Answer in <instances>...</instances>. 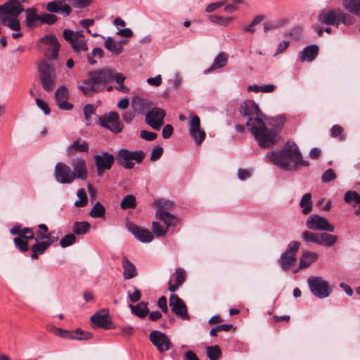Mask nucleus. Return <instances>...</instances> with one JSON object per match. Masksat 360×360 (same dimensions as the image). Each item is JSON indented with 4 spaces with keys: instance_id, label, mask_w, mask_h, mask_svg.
I'll use <instances>...</instances> for the list:
<instances>
[{
    "instance_id": "obj_19",
    "label": "nucleus",
    "mask_w": 360,
    "mask_h": 360,
    "mask_svg": "<svg viewBox=\"0 0 360 360\" xmlns=\"http://www.w3.org/2000/svg\"><path fill=\"white\" fill-rule=\"evenodd\" d=\"M66 0H55L49 2L46 9L53 13H60L63 17H68L72 12L71 6L65 3Z\"/></svg>"
},
{
    "instance_id": "obj_18",
    "label": "nucleus",
    "mask_w": 360,
    "mask_h": 360,
    "mask_svg": "<svg viewBox=\"0 0 360 360\" xmlns=\"http://www.w3.org/2000/svg\"><path fill=\"white\" fill-rule=\"evenodd\" d=\"M127 229L134 236V237L141 243H150L153 239V236L151 232L136 224L129 222L127 224Z\"/></svg>"
},
{
    "instance_id": "obj_33",
    "label": "nucleus",
    "mask_w": 360,
    "mask_h": 360,
    "mask_svg": "<svg viewBox=\"0 0 360 360\" xmlns=\"http://www.w3.org/2000/svg\"><path fill=\"white\" fill-rule=\"evenodd\" d=\"M228 63V56L226 53H219L214 58L213 64L205 71V73H210L212 71L224 67Z\"/></svg>"
},
{
    "instance_id": "obj_21",
    "label": "nucleus",
    "mask_w": 360,
    "mask_h": 360,
    "mask_svg": "<svg viewBox=\"0 0 360 360\" xmlns=\"http://www.w3.org/2000/svg\"><path fill=\"white\" fill-rule=\"evenodd\" d=\"M41 42L48 46V57L51 59H56L60 49V44L57 38L53 35H46L41 39Z\"/></svg>"
},
{
    "instance_id": "obj_1",
    "label": "nucleus",
    "mask_w": 360,
    "mask_h": 360,
    "mask_svg": "<svg viewBox=\"0 0 360 360\" xmlns=\"http://www.w3.org/2000/svg\"><path fill=\"white\" fill-rule=\"evenodd\" d=\"M246 118V125L260 148H267L272 147L276 143L277 134L283 127L285 118L278 116L272 118L269 122L274 129H268L264 123L265 115L261 112L259 106L252 101L244 102L240 109Z\"/></svg>"
},
{
    "instance_id": "obj_56",
    "label": "nucleus",
    "mask_w": 360,
    "mask_h": 360,
    "mask_svg": "<svg viewBox=\"0 0 360 360\" xmlns=\"http://www.w3.org/2000/svg\"><path fill=\"white\" fill-rule=\"evenodd\" d=\"M95 113V108L93 105L86 104L84 108V114L86 121V124H89L91 122V117L93 114Z\"/></svg>"
},
{
    "instance_id": "obj_8",
    "label": "nucleus",
    "mask_w": 360,
    "mask_h": 360,
    "mask_svg": "<svg viewBox=\"0 0 360 360\" xmlns=\"http://www.w3.org/2000/svg\"><path fill=\"white\" fill-rule=\"evenodd\" d=\"M64 39L71 45L76 53L88 51L87 39L84 37L83 31L74 32L65 29L63 32Z\"/></svg>"
},
{
    "instance_id": "obj_62",
    "label": "nucleus",
    "mask_w": 360,
    "mask_h": 360,
    "mask_svg": "<svg viewBox=\"0 0 360 360\" xmlns=\"http://www.w3.org/2000/svg\"><path fill=\"white\" fill-rule=\"evenodd\" d=\"M252 169H239L238 170V177L240 180H245L252 177Z\"/></svg>"
},
{
    "instance_id": "obj_58",
    "label": "nucleus",
    "mask_w": 360,
    "mask_h": 360,
    "mask_svg": "<svg viewBox=\"0 0 360 360\" xmlns=\"http://www.w3.org/2000/svg\"><path fill=\"white\" fill-rule=\"evenodd\" d=\"M162 153L163 148L161 146H156L151 151L150 160L151 161H156L160 158Z\"/></svg>"
},
{
    "instance_id": "obj_3",
    "label": "nucleus",
    "mask_w": 360,
    "mask_h": 360,
    "mask_svg": "<svg viewBox=\"0 0 360 360\" xmlns=\"http://www.w3.org/2000/svg\"><path fill=\"white\" fill-rule=\"evenodd\" d=\"M269 160L281 169L291 170L297 166H308L309 162L302 160L297 146L288 142L279 152L270 151L266 155Z\"/></svg>"
},
{
    "instance_id": "obj_47",
    "label": "nucleus",
    "mask_w": 360,
    "mask_h": 360,
    "mask_svg": "<svg viewBox=\"0 0 360 360\" xmlns=\"http://www.w3.org/2000/svg\"><path fill=\"white\" fill-rule=\"evenodd\" d=\"M105 210L104 207L97 202L91 210L90 216L93 218H101L104 217Z\"/></svg>"
},
{
    "instance_id": "obj_17",
    "label": "nucleus",
    "mask_w": 360,
    "mask_h": 360,
    "mask_svg": "<svg viewBox=\"0 0 360 360\" xmlns=\"http://www.w3.org/2000/svg\"><path fill=\"white\" fill-rule=\"evenodd\" d=\"M94 159L98 175H101L105 170L110 169L115 161L114 155L108 153L96 155L94 156Z\"/></svg>"
},
{
    "instance_id": "obj_23",
    "label": "nucleus",
    "mask_w": 360,
    "mask_h": 360,
    "mask_svg": "<svg viewBox=\"0 0 360 360\" xmlns=\"http://www.w3.org/2000/svg\"><path fill=\"white\" fill-rule=\"evenodd\" d=\"M338 10H330L322 11L319 15V20L321 22L326 25H333L338 26Z\"/></svg>"
},
{
    "instance_id": "obj_12",
    "label": "nucleus",
    "mask_w": 360,
    "mask_h": 360,
    "mask_svg": "<svg viewBox=\"0 0 360 360\" xmlns=\"http://www.w3.org/2000/svg\"><path fill=\"white\" fill-rule=\"evenodd\" d=\"M165 111L160 108H153L149 110L145 117L146 122L153 129L159 130L164 124Z\"/></svg>"
},
{
    "instance_id": "obj_59",
    "label": "nucleus",
    "mask_w": 360,
    "mask_h": 360,
    "mask_svg": "<svg viewBox=\"0 0 360 360\" xmlns=\"http://www.w3.org/2000/svg\"><path fill=\"white\" fill-rule=\"evenodd\" d=\"M175 279L174 282L177 285H181L185 280V272L181 269H176L174 274Z\"/></svg>"
},
{
    "instance_id": "obj_7",
    "label": "nucleus",
    "mask_w": 360,
    "mask_h": 360,
    "mask_svg": "<svg viewBox=\"0 0 360 360\" xmlns=\"http://www.w3.org/2000/svg\"><path fill=\"white\" fill-rule=\"evenodd\" d=\"M38 69L43 89L47 91L53 90L56 79L54 67L46 61H42Z\"/></svg>"
},
{
    "instance_id": "obj_49",
    "label": "nucleus",
    "mask_w": 360,
    "mask_h": 360,
    "mask_svg": "<svg viewBox=\"0 0 360 360\" xmlns=\"http://www.w3.org/2000/svg\"><path fill=\"white\" fill-rule=\"evenodd\" d=\"M58 20L56 15L52 13H42L40 14L39 24L53 25Z\"/></svg>"
},
{
    "instance_id": "obj_44",
    "label": "nucleus",
    "mask_w": 360,
    "mask_h": 360,
    "mask_svg": "<svg viewBox=\"0 0 360 360\" xmlns=\"http://www.w3.org/2000/svg\"><path fill=\"white\" fill-rule=\"evenodd\" d=\"M103 56V51L101 48H95L91 52L88 54L87 59L88 62L91 64H96L97 63V59H100Z\"/></svg>"
},
{
    "instance_id": "obj_2",
    "label": "nucleus",
    "mask_w": 360,
    "mask_h": 360,
    "mask_svg": "<svg viewBox=\"0 0 360 360\" xmlns=\"http://www.w3.org/2000/svg\"><path fill=\"white\" fill-rule=\"evenodd\" d=\"M126 77L122 73L115 72L110 69L94 71L89 74V78L83 81L79 89L85 96H89L104 89L105 84L113 80L117 84L116 89L127 93L129 89L124 84Z\"/></svg>"
},
{
    "instance_id": "obj_45",
    "label": "nucleus",
    "mask_w": 360,
    "mask_h": 360,
    "mask_svg": "<svg viewBox=\"0 0 360 360\" xmlns=\"http://www.w3.org/2000/svg\"><path fill=\"white\" fill-rule=\"evenodd\" d=\"M209 20L216 24L222 26H227L233 20V17L224 18L217 15H211L209 16Z\"/></svg>"
},
{
    "instance_id": "obj_26",
    "label": "nucleus",
    "mask_w": 360,
    "mask_h": 360,
    "mask_svg": "<svg viewBox=\"0 0 360 360\" xmlns=\"http://www.w3.org/2000/svg\"><path fill=\"white\" fill-rule=\"evenodd\" d=\"M317 259L318 255L316 252L309 250L304 251L300 257V267L295 270L294 272L296 273L300 269H306L309 267L313 262L316 261Z\"/></svg>"
},
{
    "instance_id": "obj_30",
    "label": "nucleus",
    "mask_w": 360,
    "mask_h": 360,
    "mask_svg": "<svg viewBox=\"0 0 360 360\" xmlns=\"http://www.w3.org/2000/svg\"><path fill=\"white\" fill-rule=\"evenodd\" d=\"M296 262L295 256L290 255L289 252H284L279 259V263L283 271H288L293 267Z\"/></svg>"
},
{
    "instance_id": "obj_24",
    "label": "nucleus",
    "mask_w": 360,
    "mask_h": 360,
    "mask_svg": "<svg viewBox=\"0 0 360 360\" xmlns=\"http://www.w3.org/2000/svg\"><path fill=\"white\" fill-rule=\"evenodd\" d=\"M131 105L135 112L143 114L150 107L151 102L148 99L139 96H134L131 100Z\"/></svg>"
},
{
    "instance_id": "obj_43",
    "label": "nucleus",
    "mask_w": 360,
    "mask_h": 360,
    "mask_svg": "<svg viewBox=\"0 0 360 360\" xmlns=\"http://www.w3.org/2000/svg\"><path fill=\"white\" fill-rule=\"evenodd\" d=\"M206 352L210 360H217L221 355L220 347L218 345L207 347Z\"/></svg>"
},
{
    "instance_id": "obj_34",
    "label": "nucleus",
    "mask_w": 360,
    "mask_h": 360,
    "mask_svg": "<svg viewBox=\"0 0 360 360\" xmlns=\"http://www.w3.org/2000/svg\"><path fill=\"white\" fill-rule=\"evenodd\" d=\"M344 200L345 202L350 204L352 206L359 205V207L356 210L355 213L357 215L360 214V194L356 191H348L345 194Z\"/></svg>"
},
{
    "instance_id": "obj_54",
    "label": "nucleus",
    "mask_w": 360,
    "mask_h": 360,
    "mask_svg": "<svg viewBox=\"0 0 360 360\" xmlns=\"http://www.w3.org/2000/svg\"><path fill=\"white\" fill-rule=\"evenodd\" d=\"M15 246L19 248L22 252H27L29 250L28 240L20 237H15L14 238Z\"/></svg>"
},
{
    "instance_id": "obj_14",
    "label": "nucleus",
    "mask_w": 360,
    "mask_h": 360,
    "mask_svg": "<svg viewBox=\"0 0 360 360\" xmlns=\"http://www.w3.org/2000/svg\"><path fill=\"white\" fill-rule=\"evenodd\" d=\"M169 306L174 314L183 320H188L189 315L184 302L176 294H171L169 299Z\"/></svg>"
},
{
    "instance_id": "obj_35",
    "label": "nucleus",
    "mask_w": 360,
    "mask_h": 360,
    "mask_svg": "<svg viewBox=\"0 0 360 360\" xmlns=\"http://www.w3.org/2000/svg\"><path fill=\"white\" fill-rule=\"evenodd\" d=\"M153 206L156 208V213H167L174 206V203L170 200L162 198L155 200Z\"/></svg>"
},
{
    "instance_id": "obj_16",
    "label": "nucleus",
    "mask_w": 360,
    "mask_h": 360,
    "mask_svg": "<svg viewBox=\"0 0 360 360\" xmlns=\"http://www.w3.org/2000/svg\"><path fill=\"white\" fill-rule=\"evenodd\" d=\"M150 340L160 352L167 351L171 347V342L168 337L160 331H152L150 334Z\"/></svg>"
},
{
    "instance_id": "obj_31",
    "label": "nucleus",
    "mask_w": 360,
    "mask_h": 360,
    "mask_svg": "<svg viewBox=\"0 0 360 360\" xmlns=\"http://www.w3.org/2000/svg\"><path fill=\"white\" fill-rule=\"evenodd\" d=\"M10 233L27 240L34 239V231L32 228L22 229L20 226H15L11 229Z\"/></svg>"
},
{
    "instance_id": "obj_36",
    "label": "nucleus",
    "mask_w": 360,
    "mask_h": 360,
    "mask_svg": "<svg viewBox=\"0 0 360 360\" xmlns=\"http://www.w3.org/2000/svg\"><path fill=\"white\" fill-rule=\"evenodd\" d=\"M338 241V237L327 233H321L319 234L318 245L331 247Z\"/></svg>"
},
{
    "instance_id": "obj_41",
    "label": "nucleus",
    "mask_w": 360,
    "mask_h": 360,
    "mask_svg": "<svg viewBox=\"0 0 360 360\" xmlns=\"http://www.w3.org/2000/svg\"><path fill=\"white\" fill-rule=\"evenodd\" d=\"M91 227V224L87 221H75L73 224L72 231L74 234L83 235L87 233Z\"/></svg>"
},
{
    "instance_id": "obj_9",
    "label": "nucleus",
    "mask_w": 360,
    "mask_h": 360,
    "mask_svg": "<svg viewBox=\"0 0 360 360\" xmlns=\"http://www.w3.org/2000/svg\"><path fill=\"white\" fill-rule=\"evenodd\" d=\"M307 283L311 293L316 297L323 299L328 297L332 289L328 282L321 277L310 276L307 280Z\"/></svg>"
},
{
    "instance_id": "obj_39",
    "label": "nucleus",
    "mask_w": 360,
    "mask_h": 360,
    "mask_svg": "<svg viewBox=\"0 0 360 360\" xmlns=\"http://www.w3.org/2000/svg\"><path fill=\"white\" fill-rule=\"evenodd\" d=\"M50 246V243H46L44 240L37 242L31 247L32 259H37L39 255L43 254L44 251Z\"/></svg>"
},
{
    "instance_id": "obj_61",
    "label": "nucleus",
    "mask_w": 360,
    "mask_h": 360,
    "mask_svg": "<svg viewBox=\"0 0 360 360\" xmlns=\"http://www.w3.org/2000/svg\"><path fill=\"white\" fill-rule=\"evenodd\" d=\"M300 246V243L297 241H292L289 243L287 250L285 252H289L290 255H296L297 252Z\"/></svg>"
},
{
    "instance_id": "obj_13",
    "label": "nucleus",
    "mask_w": 360,
    "mask_h": 360,
    "mask_svg": "<svg viewBox=\"0 0 360 360\" xmlns=\"http://www.w3.org/2000/svg\"><path fill=\"white\" fill-rule=\"evenodd\" d=\"M189 134L197 146H200L205 140L206 134L200 128V120L198 116L193 115L188 125Z\"/></svg>"
},
{
    "instance_id": "obj_15",
    "label": "nucleus",
    "mask_w": 360,
    "mask_h": 360,
    "mask_svg": "<svg viewBox=\"0 0 360 360\" xmlns=\"http://www.w3.org/2000/svg\"><path fill=\"white\" fill-rule=\"evenodd\" d=\"M52 332L56 335L64 338L76 339L79 340H89L92 337V334L90 332L83 331L81 329H77L75 330L68 331L62 328L53 327Z\"/></svg>"
},
{
    "instance_id": "obj_28",
    "label": "nucleus",
    "mask_w": 360,
    "mask_h": 360,
    "mask_svg": "<svg viewBox=\"0 0 360 360\" xmlns=\"http://www.w3.org/2000/svg\"><path fill=\"white\" fill-rule=\"evenodd\" d=\"M89 146L85 140L78 138L68 148L67 151L69 154H73L75 152L87 153Z\"/></svg>"
},
{
    "instance_id": "obj_53",
    "label": "nucleus",
    "mask_w": 360,
    "mask_h": 360,
    "mask_svg": "<svg viewBox=\"0 0 360 360\" xmlns=\"http://www.w3.org/2000/svg\"><path fill=\"white\" fill-rule=\"evenodd\" d=\"M75 240L76 237L74 233L67 234L60 239V245L63 248H66L74 244Z\"/></svg>"
},
{
    "instance_id": "obj_55",
    "label": "nucleus",
    "mask_w": 360,
    "mask_h": 360,
    "mask_svg": "<svg viewBox=\"0 0 360 360\" xmlns=\"http://www.w3.org/2000/svg\"><path fill=\"white\" fill-rule=\"evenodd\" d=\"M73 7L76 8H84L91 4L93 0H68Z\"/></svg>"
},
{
    "instance_id": "obj_57",
    "label": "nucleus",
    "mask_w": 360,
    "mask_h": 360,
    "mask_svg": "<svg viewBox=\"0 0 360 360\" xmlns=\"http://www.w3.org/2000/svg\"><path fill=\"white\" fill-rule=\"evenodd\" d=\"M342 131H343V128L338 124H335V125H333L330 129V135L333 138H337L338 136H340V140H344L345 137L343 136H342Z\"/></svg>"
},
{
    "instance_id": "obj_38",
    "label": "nucleus",
    "mask_w": 360,
    "mask_h": 360,
    "mask_svg": "<svg viewBox=\"0 0 360 360\" xmlns=\"http://www.w3.org/2000/svg\"><path fill=\"white\" fill-rule=\"evenodd\" d=\"M342 4L347 11L360 16V0H342Z\"/></svg>"
},
{
    "instance_id": "obj_6",
    "label": "nucleus",
    "mask_w": 360,
    "mask_h": 360,
    "mask_svg": "<svg viewBox=\"0 0 360 360\" xmlns=\"http://www.w3.org/2000/svg\"><path fill=\"white\" fill-rule=\"evenodd\" d=\"M144 157L145 154L142 150L131 151L121 149L117 153L116 160L124 168L131 169L136 163H140Z\"/></svg>"
},
{
    "instance_id": "obj_64",
    "label": "nucleus",
    "mask_w": 360,
    "mask_h": 360,
    "mask_svg": "<svg viewBox=\"0 0 360 360\" xmlns=\"http://www.w3.org/2000/svg\"><path fill=\"white\" fill-rule=\"evenodd\" d=\"M127 295H128L130 300L133 302H138L141 298V292L136 287L134 288L133 292L128 291Z\"/></svg>"
},
{
    "instance_id": "obj_50",
    "label": "nucleus",
    "mask_w": 360,
    "mask_h": 360,
    "mask_svg": "<svg viewBox=\"0 0 360 360\" xmlns=\"http://www.w3.org/2000/svg\"><path fill=\"white\" fill-rule=\"evenodd\" d=\"M319 234L310 231H304L302 233V238L305 242H311L318 245Z\"/></svg>"
},
{
    "instance_id": "obj_10",
    "label": "nucleus",
    "mask_w": 360,
    "mask_h": 360,
    "mask_svg": "<svg viewBox=\"0 0 360 360\" xmlns=\"http://www.w3.org/2000/svg\"><path fill=\"white\" fill-rule=\"evenodd\" d=\"M306 226L310 230L328 232H333L335 231V227L329 223L328 219L316 214H313L307 218Z\"/></svg>"
},
{
    "instance_id": "obj_25",
    "label": "nucleus",
    "mask_w": 360,
    "mask_h": 360,
    "mask_svg": "<svg viewBox=\"0 0 360 360\" xmlns=\"http://www.w3.org/2000/svg\"><path fill=\"white\" fill-rule=\"evenodd\" d=\"M319 53V47L317 45L313 44L303 49L300 53V59L302 62H311L314 60Z\"/></svg>"
},
{
    "instance_id": "obj_63",
    "label": "nucleus",
    "mask_w": 360,
    "mask_h": 360,
    "mask_svg": "<svg viewBox=\"0 0 360 360\" xmlns=\"http://www.w3.org/2000/svg\"><path fill=\"white\" fill-rule=\"evenodd\" d=\"M226 1H219L217 2H214L208 4L205 8V11L207 13H211L214 11V10L217 9L218 8H220L225 5Z\"/></svg>"
},
{
    "instance_id": "obj_51",
    "label": "nucleus",
    "mask_w": 360,
    "mask_h": 360,
    "mask_svg": "<svg viewBox=\"0 0 360 360\" xmlns=\"http://www.w3.org/2000/svg\"><path fill=\"white\" fill-rule=\"evenodd\" d=\"M77 195L79 200L75 202V205L76 207H84L87 203V196L85 190L84 188H79L77 192Z\"/></svg>"
},
{
    "instance_id": "obj_32",
    "label": "nucleus",
    "mask_w": 360,
    "mask_h": 360,
    "mask_svg": "<svg viewBox=\"0 0 360 360\" xmlns=\"http://www.w3.org/2000/svg\"><path fill=\"white\" fill-rule=\"evenodd\" d=\"M123 42L124 41H117L112 37H109L105 39L104 45L105 47L112 53L118 55L123 51Z\"/></svg>"
},
{
    "instance_id": "obj_11",
    "label": "nucleus",
    "mask_w": 360,
    "mask_h": 360,
    "mask_svg": "<svg viewBox=\"0 0 360 360\" xmlns=\"http://www.w3.org/2000/svg\"><path fill=\"white\" fill-rule=\"evenodd\" d=\"M119 118L120 117L117 112H110L108 114H105L100 117L99 123L102 127L117 134L122 130V125Z\"/></svg>"
},
{
    "instance_id": "obj_40",
    "label": "nucleus",
    "mask_w": 360,
    "mask_h": 360,
    "mask_svg": "<svg viewBox=\"0 0 360 360\" xmlns=\"http://www.w3.org/2000/svg\"><path fill=\"white\" fill-rule=\"evenodd\" d=\"M300 207L302 208V213L308 214L312 210L311 195L309 193H305L300 202Z\"/></svg>"
},
{
    "instance_id": "obj_48",
    "label": "nucleus",
    "mask_w": 360,
    "mask_h": 360,
    "mask_svg": "<svg viewBox=\"0 0 360 360\" xmlns=\"http://www.w3.org/2000/svg\"><path fill=\"white\" fill-rule=\"evenodd\" d=\"M136 205V198L132 195H127V196H125L120 204V206L123 210L134 208Z\"/></svg>"
},
{
    "instance_id": "obj_42",
    "label": "nucleus",
    "mask_w": 360,
    "mask_h": 360,
    "mask_svg": "<svg viewBox=\"0 0 360 360\" xmlns=\"http://www.w3.org/2000/svg\"><path fill=\"white\" fill-rule=\"evenodd\" d=\"M130 308L132 313L140 318H144L149 311L146 304L143 302H140L135 306L130 304Z\"/></svg>"
},
{
    "instance_id": "obj_46",
    "label": "nucleus",
    "mask_w": 360,
    "mask_h": 360,
    "mask_svg": "<svg viewBox=\"0 0 360 360\" xmlns=\"http://www.w3.org/2000/svg\"><path fill=\"white\" fill-rule=\"evenodd\" d=\"M338 25L340 22H342L345 25H352L355 21V18L353 16H352L349 14L345 13L340 10H338Z\"/></svg>"
},
{
    "instance_id": "obj_27",
    "label": "nucleus",
    "mask_w": 360,
    "mask_h": 360,
    "mask_svg": "<svg viewBox=\"0 0 360 360\" xmlns=\"http://www.w3.org/2000/svg\"><path fill=\"white\" fill-rule=\"evenodd\" d=\"M26 13L25 22L29 27H34L39 25L40 22V15L37 14V9L32 7L24 10Z\"/></svg>"
},
{
    "instance_id": "obj_52",
    "label": "nucleus",
    "mask_w": 360,
    "mask_h": 360,
    "mask_svg": "<svg viewBox=\"0 0 360 360\" xmlns=\"http://www.w3.org/2000/svg\"><path fill=\"white\" fill-rule=\"evenodd\" d=\"M152 230L157 236L161 237L167 233L168 229L165 226H162L159 222L153 221Z\"/></svg>"
},
{
    "instance_id": "obj_22",
    "label": "nucleus",
    "mask_w": 360,
    "mask_h": 360,
    "mask_svg": "<svg viewBox=\"0 0 360 360\" xmlns=\"http://www.w3.org/2000/svg\"><path fill=\"white\" fill-rule=\"evenodd\" d=\"M68 91L65 86H61L57 89L55 98L60 109L70 110L73 108V105L68 102Z\"/></svg>"
},
{
    "instance_id": "obj_5",
    "label": "nucleus",
    "mask_w": 360,
    "mask_h": 360,
    "mask_svg": "<svg viewBox=\"0 0 360 360\" xmlns=\"http://www.w3.org/2000/svg\"><path fill=\"white\" fill-rule=\"evenodd\" d=\"M22 11H24L22 6L4 3L0 5V22L12 30L20 31V24L18 16Z\"/></svg>"
},
{
    "instance_id": "obj_20",
    "label": "nucleus",
    "mask_w": 360,
    "mask_h": 360,
    "mask_svg": "<svg viewBox=\"0 0 360 360\" xmlns=\"http://www.w3.org/2000/svg\"><path fill=\"white\" fill-rule=\"evenodd\" d=\"M108 310L103 309L96 312L91 317V321L97 327L103 329H110L113 328V324L108 319Z\"/></svg>"
},
{
    "instance_id": "obj_4",
    "label": "nucleus",
    "mask_w": 360,
    "mask_h": 360,
    "mask_svg": "<svg viewBox=\"0 0 360 360\" xmlns=\"http://www.w3.org/2000/svg\"><path fill=\"white\" fill-rule=\"evenodd\" d=\"M71 167L63 162L55 166L54 176L56 180H86L88 171L86 161L82 158H75L71 160Z\"/></svg>"
},
{
    "instance_id": "obj_60",
    "label": "nucleus",
    "mask_w": 360,
    "mask_h": 360,
    "mask_svg": "<svg viewBox=\"0 0 360 360\" xmlns=\"http://www.w3.org/2000/svg\"><path fill=\"white\" fill-rule=\"evenodd\" d=\"M158 136V134L155 132L148 131L146 130H141L140 131V137L146 141H153Z\"/></svg>"
},
{
    "instance_id": "obj_37",
    "label": "nucleus",
    "mask_w": 360,
    "mask_h": 360,
    "mask_svg": "<svg viewBox=\"0 0 360 360\" xmlns=\"http://www.w3.org/2000/svg\"><path fill=\"white\" fill-rule=\"evenodd\" d=\"M155 217L158 219L163 221L165 226L167 229H169V227L171 226H174L178 221L177 218L174 215L171 214L169 212H158L155 214Z\"/></svg>"
},
{
    "instance_id": "obj_29",
    "label": "nucleus",
    "mask_w": 360,
    "mask_h": 360,
    "mask_svg": "<svg viewBox=\"0 0 360 360\" xmlns=\"http://www.w3.org/2000/svg\"><path fill=\"white\" fill-rule=\"evenodd\" d=\"M122 267L124 269L123 277L124 279H131L136 276V268L135 265L127 257L122 259Z\"/></svg>"
}]
</instances>
